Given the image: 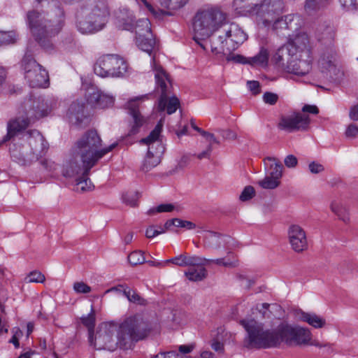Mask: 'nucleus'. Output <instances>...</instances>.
Here are the masks:
<instances>
[{"label": "nucleus", "instance_id": "a878e982", "mask_svg": "<svg viewBox=\"0 0 358 358\" xmlns=\"http://www.w3.org/2000/svg\"><path fill=\"white\" fill-rule=\"evenodd\" d=\"M303 58V57L297 56V55H289V58L287 59V66H283L280 64V63L277 59V54L274 55L273 61L278 68L280 69L281 70L287 73H292L296 76H304L308 73L312 69V68L306 72H302L301 71L299 70L301 69V66L302 64L301 62L302 61L304 60ZM284 62L286 64L285 61Z\"/></svg>", "mask_w": 358, "mask_h": 358}, {"label": "nucleus", "instance_id": "f8f14e48", "mask_svg": "<svg viewBox=\"0 0 358 358\" xmlns=\"http://www.w3.org/2000/svg\"><path fill=\"white\" fill-rule=\"evenodd\" d=\"M162 127V121H159L150 134L146 138L141 140V143L148 147V152L141 166V169L145 172H148L157 166L161 162L162 156L165 150L161 135Z\"/></svg>", "mask_w": 358, "mask_h": 358}, {"label": "nucleus", "instance_id": "774afa93", "mask_svg": "<svg viewBox=\"0 0 358 358\" xmlns=\"http://www.w3.org/2000/svg\"><path fill=\"white\" fill-rule=\"evenodd\" d=\"M180 355L177 354L176 351H169L166 352H160L152 358H177Z\"/></svg>", "mask_w": 358, "mask_h": 358}, {"label": "nucleus", "instance_id": "412c9836", "mask_svg": "<svg viewBox=\"0 0 358 358\" xmlns=\"http://www.w3.org/2000/svg\"><path fill=\"white\" fill-rule=\"evenodd\" d=\"M148 94H144L131 99L127 103L126 107L131 116L129 135H134L139 131V129L145 123V118L138 110V101H143L148 99Z\"/></svg>", "mask_w": 358, "mask_h": 358}, {"label": "nucleus", "instance_id": "9d476101", "mask_svg": "<svg viewBox=\"0 0 358 358\" xmlns=\"http://www.w3.org/2000/svg\"><path fill=\"white\" fill-rule=\"evenodd\" d=\"M218 35L210 41L211 51L213 54H226L236 50L247 39V34L235 23L226 24L220 27Z\"/></svg>", "mask_w": 358, "mask_h": 358}, {"label": "nucleus", "instance_id": "680f3d73", "mask_svg": "<svg viewBox=\"0 0 358 358\" xmlns=\"http://www.w3.org/2000/svg\"><path fill=\"white\" fill-rule=\"evenodd\" d=\"M247 86L250 91L254 95H257L260 93L261 88H260V83L258 81L256 80H250L247 82Z\"/></svg>", "mask_w": 358, "mask_h": 358}, {"label": "nucleus", "instance_id": "20e7f679", "mask_svg": "<svg viewBox=\"0 0 358 358\" xmlns=\"http://www.w3.org/2000/svg\"><path fill=\"white\" fill-rule=\"evenodd\" d=\"M46 148L41 133L37 130H28L15 139L9 150L12 157L27 164L38 159Z\"/></svg>", "mask_w": 358, "mask_h": 358}, {"label": "nucleus", "instance_id": "7ed1b4c3", "mask_svg": "<svg viewBox=\"0 0 358 358\" xmlns=\"http://www.w3.org/2000/svg\"><path fill=\"white\" fill-rule=\"evenodd\" d=\"M110 12L106 0H84L76 12V26L83 34L100 31Z\"/></svg>", "mask_w": 358, "mask_h": 358}, {"label": "nucleus", "instance_id": "603ef678", "mask_svg": "<svg viewBox=\"0 0 358 358\" xmlns=\"http://www.w3.org/2000/svg\"><path fill=\"white\" fill-rule=\"evenodd\" d=\"M139 194L138 192L125 193L122 195V201L124 203L130 206H137Z\"/></svg>", "mask_w": 358, "mask_h": 358}, {"label": "nucleus", "instance_id": "f03ea898", "mask_svg": "<svg viewBox=\"0 0 358 358\" xmlns=\"http://www.w3.org/2000/svg\"><path fill=\"white\" fill-rule=\"evenodd\" d=\"M120 348L130 349L135 343L147 339L159 332L157 324L149 321L143 315H129L118 323Z\"/></svg>", "mask_w": 358, "mask_h": 358}, {"label": "nucleus", "instance_id": "7c9ffc66", "mask_svg": "<svg viewBox=\"0 0 358 358\" xmlns=\"http://www.w3.org/2000/svg\"><path fill=\"white\" fill-rule=\"evenodd\" d=\"M315 37L319 41H324L331 45L334 32L332 27L326 22L318 24L315 30Z\"/></svg>", "mask_w": 358, "mask_h": 358}, {"label": "nucleus", "instance_id": "6e6d98bb", "mask_svg": "<svg viewBox=\"0 0 358 358\" xmlns=\"http://www.w3.org/2000/svg\"><path fill=\"white\" fill-rule=\"evenodd\" d=\"M345 136L347 138L355 139L358 136V126L355 124H350L345 131Z\"/></svg>", "mask_w": 358, "mask_h": 358}, {"label": "nucleus", "instance_id": "c85d7f7f", "mask_svg": "<svg viewBox=\"0 0 358 358\" xmlns=\"http://www.w3.org/2000/svg\"><path fill=\"white\" fill-rule=\"evenodd\" d=\"M296 316L299 320L306 322L315 329H322L327 325L326 320L315 313H306L299 310L296 311Z\"/></svg>", "mask_w": 358, "mask_h": 358}, {"label": "nucleus", "instance_id": "bf43d9fd", "mask_svg": "<svg viewBox=\"0 0 358 358\" xmlns=\"http://www.w3.org/2000/svg\"><path fill=\"white\" fill-rule=\"evenodd\" d=\"M73 289L77 293L87 294L91 292V287L83 282H77L73 285Z\"/></svg>", "mask_w": 358, "mask_h": 358}, {"label": "nucleus", "instance_id": "69168bd1", "mask_svg": "<svg viewBox=\"0 0 358 358\" xmlns=\"http://www.w3.org/2000/svg\"><path fill=\"white\" fill-rule=\"evenodd\" d=\"M284 163L288 168H295L297 166L298 159L294 155H289L285 158Z\"/></svg>", "mask_w": 358, "mask_h": 358}, {"label": "nucleus", "instance_id": "e2e57ef3", "mask_svg": "<svg viewBox=\"0 0 358 358\" xmlns=\"http://www.w3.org/2000/svg\"><path fill=\"white\" fill-rule=\"evenodd\" d=\"M194 344L180 345L178 348L179 352H176L177 354L180 355V356L177 358H182V355L190 353L194 349Z\"/></svg>", "mask_w": 358, "mask_h": 358}, {"label": "nucleus", "instance_id": "f704fd0d", "mask_svg": "<svg viewBox=\"0 0 358 358\" xmlns=\"http://www.w3.org/2000/svg\"><path fill=\"white\" fill-rule=\"evenodd\" d=\"M259 0H234L233 7L241 15L250 14L257 6Z\"/></svg>", "mask_w": 358, "mask_h": 358}, {"label": "nucleus", "instance_id": "4be33fe9", "mask_svg": "<svg viewBox=\"0 0 358 358\" xmlns=\"http://www.w3.org/2000/svg\"><path fill=\"white\" fill-rule=\"evenodd\" d=\"M338 63L336 51L332 45H329L322 50L318 66L322 72L329 73L330 76L337 75L339 72Z\"/></svg>", "mask_w": 358, "mask_h": 358}, {"label": "nucleus", "instance_id": "c9c22d12", "mask_svg": "<svg viewBox=\"0 0 358 358\" xmlns=\"http://www.w3.org/2000/svg\"><path fill=\"white\" fill-rule=\"evenodd\" d=\"M189 0H159L161 6L168 11L159 10L160 14L162 15H172L173 10H176L183 7Z\"/></svg>", "mask_w": 358, "mask_h": 358}, {"label": "nucleus", "instance_id": "5701e85b", "mask_svg": "<svg viewBox=\"0 0 358 358\" xmlns=\"http://www.w3.org/2000/svg\"><path fill=\"white\" fill-rule=\"evenodd\" d=\"M288 239L292 249L298 253L308 248V240L304 229L298 224H292L288 229Z\"/></svg>", "mask_w": 358, "mask_h": 358}, {"label": "nucleus", "instance_id": "cd10ccee", "mask_svg": "<svg viewBox=\"0 0 358 358\" xmlns=\"http://www.w3.org/2000/svg\"><path fill=\"white\" fill-rule=\"evenodd\" d=\"M117 26L123 30L132 31L134 27L135 17L132 11L127 8L120 9L116 15Z\"/></svg>", "mask_w": 358, "mask_h": 358}, {"label": "nucleus", "instance_id": "de8ad7c7", "mask_svg": "<svg viewBox=\"0 0 358 358\" xmlns=\"http://www.w3.org/2000/svg\"><path fill=\"white\" fill-rule=\"evenodd\" d=\"M82 323L88 329L89 336L94 334V327L95 326V313L93 308L86 316L81 317Z\"/></svg>", "mask_w": 358, "mask_h": 358}, {"label": "nucleus", "instance_id": "a19ab883", "mask_svg": "<svg viewBox=\"0 0 358 358\" xmlns=\"http://www.w3.org/2000/svg\"><path fill=\"white\" fill-rule=\"evenodd\" d=\"M227 257L226 258H219L216 259H208V261L206 262V264H209L210 263H215L217 265L219 266H223L225 267H229V268H234L238 266V260L236 259L235 257L231 258V257L233 256V253L230 251L227 252Z\"/></svg>", "mask_w": 358, "mask_h": 358}, {"label": "nucleus", "instance_id": "5fc2aeb1", "mask_svg": "<svg viewBox=\"0 0 358 358\" xmlns=\"http://www.w3.org/2000/svg\"><path fill=\"white\" fill-rule=\"evenodd\" d=\"M255 194L253 187L246 186L239 196V199L242 201H246L251 199Z\"/></svg>", "mask_w": 358, "mask_h": 358}, {"label": "nucleus", "instance_id": "e433bc0d", "mask_svg": "<svg viewBox=\"0 0 358 358\" xmlns=\"http://www.w3.org/2000/svg\"><path fill=\"white\" fill-rule=\"evenodd\" d=\"M331 0H306L304 9L307 14L312 15L326 8Z\"/></svg>", "mask_w": 358, "mask_h": 358}, {"label": "nucleus", "instance_id": "13d9d810", "mask_svg": "<svg viewBox=\"0 0 358 358\" xmlns=\"http://www.w3.org/2000/svg\"><path fill=\"white\" fill-rule=\"evenodd\" d=\"M196 131L206 138V140L209 143L208 145H211L212 147L213 143L220 144V141L216 138L213 134L207 132L201 129H196Z\"/></svg>", "mask_w": 358, "mask_h": 358}, {"label": "nucleus", "instance_id": "423d86ee", "mask_svg": "<svg viewBox=\"0 0 358 358\" xmlns=\"http://www.w3.org/2000/svg\"><path fill=\"white\" fill-rule=\"evenodd\" d=\"M226 14L220 8H212L198 12L193 22V39L203 50V41L218 30L226 22Z\"/></svg>", "mask_w": 358, "mask_h": 358}, {"label": "nucleus", "instance_id": "c756f323", "mask_svg": "<svg viewBox=\"0 0 358 358\" xmlns=\"http://www.w3.org/2000/svg\"><path fill=\"white\" fill-rule=\"evenodd\" d=\"M229 239V236L215 232H208L205 235L204 245L209 249H219L222 246L224 247Z\"/></svg>", "mask_w": 358, "mask_h": 358}, {"label": "nucleus", "instance_id": "aec40b11", "mask_svg": "<svg viewBox=\"0 0 358 358\" xmlns=\"http://www.w3.org/2000/svg\"><path fill=\"white\" fill-rule=\"evenodd\" d=\"M57 101L55 99L38 97L25 102L26 114L31 119H38L48 115L57 107Z\"/></svg>", "mask_w": 358, "mask_h": 358}, {"label": "nucleus", "instance_id": "bb28decb", "mask_svg": "<svg viewBox=\"0 0 358 358\" xmlns=\"http://www.w3.org/2000/svg\"><path fill=\"white\" fill-rule=\"evenodd\" d=\"M208 260L199 256H191L187 253L180 254L175 257L167 259L166 262L172 263L178 266H206Z\"/></svg>", "mask_w": 358, "mask_h": 358}, {"label": "nucleus", "instance_id": "9b49d317", "mask_svg": "<svg viewBox=\"0 0 358 358\" xmlns=\"http://www.w3.org/2000/svg\"><path fill=\"white\" fill-rule=\"evenodd\" d=\"M152 67L155 71L157 87L161 91L157 108L159 111L166 110L167 113L171 115L176 111L180 101L176 96L169 97L171 89L170 78L166 71L156 64L155 57H152Z\"/></svg>", "mask_w": 358, "mask_h": 358}, {"label": "nucleus", "instance_id": "ddd939ff", "mask_svg": "<svg viewBox=\"0 0 358 358\" xmlns=\"http://www.w3.org/2000/svg\"><path fill=\"white\" fill-rule=\"evenodd\" d=\"M89 342L97 350L113 351L120 348L118 323L111 321L100 324L94 337V334L89 336Z\"/></svg>", "mask_w": 358, "mask_h": 358}, {"label": "nucleus", "instance_id": "0e129e2a", "mask_svg": "<svg viewBox=\"0 0 358 358\" xmlns=\"http://www.w3.org/2000/svg\"><path fill=\"white\" fill-rule=\"evenodd\" d=\"M341 6L348 10L358 8V0H340Z\"/></svg>", "mask_w": 358, "mask_h": 358}, {"label": "nucleus", "instance_id": "052dcab7", "mask_svg": "<svg viewBox=\"0 0 358 358\" xmlns=\"http://www.w3.org/2000/svg\"><path fill=\"white\" fill-rule=\"evenodd\" d=\"M308 169L313 174H320L324 171V166L322 164L313 161L308 164Z\"/></svg>", "mask_w": 358, "mask_h": 358}, {"label": "nucleus", "instance_id": "49530a36", "mask_svg": "<svg viewBox=\"0 0 358 358\" xmlns=\"http://www.w3.org/2000/svg\"><path fill=\"white\" fill-rule=\"evenodd\" d=\"M100 90L94 87H90L87 90L86 97L88 103L91 104L93 107H96L101 94Z\"/></svg>", "mask_w": 358, "mask_h": 358}, {"label": "nucleus", "instance_id": "2f4dec72", "mask_svg": "<svg viewBox=\"0 0 358 358\" xmlns=\"http://www.w3.org/2000/svg\"><path fill=\"white\" fill-rule=\"evenodd\" d=\"M84 104L80 101H73L69 106L66 116L72 124H78L84 117Z\"/></svg>", "mask_w": 358, "mask_h": 358}, {"label": "nucleus", "instance_id": "4d7b16f0", "mask_svg": "<svg viewBox=\"0 0 358 358\" xmlns=\"http://www.w3.org/2000/svg\"><path fill=\"white\" fill-rule=\"evenodd\" d=\"M262 99L265 103L273 106L278 101V95L273 92H266L263 94Z\"/></svg>", "mask_w": 358, "mask_h": 358}, {"label": "nucleus", "instance_id": "3c124183", "mask_svg": "<svg viewBox=\"0 0 358 358\" xmlns=\"http://www.w3.org/2000/svg\"><path fill=\"white\" fill-rule=\"evenodd\" d=\"M115 99L113 96L102 93L95 108H105L110 107L114 103Z\"/></svg>", "mask_w": 358, "mask_h": 358}, {"label": "nucleus", "instance_id": "6e6552de", "mask_svg": "<svg viewBox=\"0 0 358 358\" xmlns=\"http://www.w3.org/2000/svg\"><path fill=\"white\" fill-rule=\"evenodd\" d=\"M247 332L246 347L255 348H275L280 345L279 326L276 329H264L263 324L254 319L240 321Z\"/></svg>", "mask_w": 358, "mask_h": 358}, {"label": "nucleus", "instance_id": "ea45409f", "mask_svg": "<svg viewBox=\"0 0 358 358\" xmlns=\"http://www.w3.org/2000/svg\"><path fill=\"white\" fill-rule=\"evenodd\" d=\"M123 294L127 297L128 301L131 303L139 306H146L148 304L146 299L140 296L136 290L132 289L129 287H125V288H124Z\"/></svg>", "mask_w": 358, "mask_h": 358}, {"label": "nucleus", "instance_id": "79ce46f5", "mask_svg": "<svg viewBox=\"0 0 358 358\" xmlns=\"http://www.w3.org/2000/svg\"><path fill=\"white\" fill-rule=\"evenodd\" d=\"M203 266H199L198 268H190L185 272V275L190 281H201L207 275V271Z\"/></svg>", "mask_w": 358, "mask_h": 358}, {"label": "nucleus", "instance_id": "1a4fd4ad", "mask_svg": "<svg viewBox=\"0 0 358 358\" xmlns=\"http://www.w3.org/2000/svg\"><path fill=\"white\" fill-rule=\"evenodd\" d=\"M59 17L52 20L46 17L35 10L29 11L27 21L36 40L45 49L51 47L49 38L57 34L62 28V12L59 10Z\"/></svg>", "mask_w": 358, "mask_h": 358}, {"label": "nucleus", "instance_id": "4468645a", "mask_svg": "<svg viewBox=\"0 0 358 358\" xmlns=\"http://www.w3.org/2000/svg\"><path fill=\"white\" fill-rule=\"evenodd\" d=\"M125 60L117 55L100 57L94 64V73L100 77H122L127 71Z\"/></svg>", "mask_w": 358, "mask_h": 358}, {"label": "nucleus", "instance_id": "a211bd4d", "mask_svg": "<svg viewBox=\"0 0 358 358\" xmlns=\"http://www.w3.org/2000/svg\"><path fill=\"white\" fill-rule=\"evenodd\" d=\"M134 30L136 33V43L138 47L150 55L156 42L151 31L149 20L143 18L134 22Z\"/></svg>", "mask_w": 358, "mask_h": 358}, {"label": "nucleus", "instance_id": "39448f33", "mask_svg": "<svg viewBox=\"0 0 358 358\" xmlns=\"http://www.w3.org/2000/svg\"><path fill=\"white\" fill-rule=\"evenodd\" d=\"M289 41L287 44L278 49L277 59L283 66H287V59L289 55H297L303 57V61L299 69L302 72L308 71L312 68L313 57L311 53V45L308 34L303 31H299L296 34H288Z\"/></svg>", "mask_w": 358, "mask_h": 358}, {"label": "nucleus", "instance_id": "4c0bfd02", "mask_svg": "<svg viewBox=\"0 0 358 358\" xmlns=\"http://www.w3.org/2000/svg\"><path fill=\"white\" fill-rule=\"evenodd\" d=\"M330 209L344 222L347 223L350 221L348 210L341 201L338 200L331 201L330 203Z\"/></svg>", "mask_w": 358, "mask_h": 358}, {"label": "nucleus", "instance_id": "58836bf2", "mask_svg": "<svg viewBox=\"0 0 358 358\" xmlns=\"http://www.w3.org/2000/svg\"><path fill=\"white\" fill-rule=\"evenodd\" d=\"M268 62V52L266 49L262 48L259 52L248 58V64L256 67H266Z\"/></svg>", "mask_w": 358, "mask_h": 358}, {"label": "nucleus", "instance_id": "6ab92c4d", "mask_svg": "<svg viewBox=\"0 0 358 358\" xmlns=\"http://www.w3.org/2000/svg\"><path fill=\"white\" fill-rule=\"evenodd\" d=\"M310 122L308 115L299 112H292L280 117L278 128L289 133L305 131L308 129Z\"/></svg>", "mask_w": 358, "mask_h": 358}, {"label": "nucleus", "instance_id": "f3484780", "mask_svg": "<svg viewBox=\"0 0 358 358\" xmlns=\"http://www.w3.org/2000/svg\"><path fill=\"white\" fill-rule=\"evenodd\" d=\"M250 14L255 15L259 21L267 26L271 24L283 11L282 0H263Z\"/></svg>", "mask_w": 358, "mask_h": 358}, {"label": "nucleus", "instance_id": "09e8293b", "mask_svg": "<svg viewBox=\"0 0 358 358\" xmlns=\"http://www.w3.org/2000/svg\"><path fill=\"white\" fill-rule=\"evenodd\" d=\"M177 209L179 210L175 205L171 203H162L159 205L155 208H150L148 211V214L150 215H154L157 213H168L172 212L173 210Z\"/></svg>", "mask_w": 358, "mask_h": 358}, {"label": "nucleus", "instance_id": "37998d69", "mask_svg": "<svg viewBox=\"0 0 358 358\" xmlns=\"http://www.w3.org/2000/svg\"><path fill=\"white\" fill-rule=\"evenodd\" d=\"M172 226L185 228L187 229H193L196 227L194 223L187 220H182L179 218L169 220L164 224V227L166 229H170Z\"/></svg>", "mask_w": 358, "mask_h": 358}, {"label": "nucleus", "instance_id": "72a5a7b5", "mask_svg": "<svg viewBox=\"0 0 358 358\" xmlns=\"http://www.w3.org/2000/svg\"><path fill=\"white\" fill-rule=\"evenodd\" d=\"M264 162L268 176L282 178L283 166L280 160L275 157H267Z\"/></svg>", "mask_w": 358, "mask_h": 358}, {"label": "nucleus", "instance_id": "c03bdc74", "mask_svg": "<svg viewBox=\"0 0 358 358\" xmlns=\"http://www.w3.org/2000/svg\"><path fill=\"white\" fill-rule=\"evenodd\" d=\"M280 178L267 176L264 179L259 180L258 184L264 189H273L278 187L280 184Z\"/></svg>", "mask_w": 358, "mask_h": 358}, {"label": "nucleus", "instance_id": "8fccbe9b", "mask_svg": "<svg viewBox=\"0 0 358 358\" xmlns=\"http://www.w3.org/2000/svg\"><path fill=\"white\" fill-rule=\"evenodd\" d=\"M129 262L134 266L141 264L145 262L144 254L142 251H134L128 256Z\"/></svg>", "mask_w": 358, "mask_h": 358}, {"label": "nucleus", "instance_id": "f257e3e1", "mask_svg": "<svg viewBox=\"0 0 358 358\" xmlns=\"http://www.w3.org/2000/svg\"><path fill=\"white\" fill-rule=\"evenodd\" d=\"M101 139L96 131L90 130L85 133L72 147L68 158L63 165V176L73 178L81 171L83 164L85 173L96 164L105 155L112 151L117 143H114L105 148H101Z\"/></svg>", "mask_w": 358, "mask_h": 358}, {"label": "nucleus", "instance_id": "a18cd8bd", "mask_svg": "<svg viewBox=\"0 0 358 358\" xmlns=\"http://www.w3.org/2000/svg\"><path fill=\"white\" fill-rule=\"evenodd\" d=\"M17 40V34L14 31H0V45L15 43Z\"/></svg>", "mask_w": 358, "mask_h": 358}, {"label": "nucleus", "instance_id": "338daca9", "mask_svg": "<svg viewBox=\"0 0 358 358\" xmlns=\"http://www.w3.org/2000/svg\"><path fill=\"white\" fill-rule=\"evenodd\" d=\"M41 164L49 171H55L58 166V165L51 159H44L41 162Z\"/></svg>", "mask_w": 358, "mask_h": 358}, {"label": "nucleus", "instance_id": "393cba45", "mask_svg": "<svg viewBox=\"0 0 358 358\" xmlns=\"http://www.w3.org/2000/svg\"><path fill=\"white\" fill-rule=\"evenodd\" d=\"M31 120L30 116L27 115V117H17L10 121L8 124L7 134L4 136L3 141L0 142V145L15 136H20L19 137H21L22 134L25 132L23 131L27 129Z\"/></svg>", "mask_w": 358, "mask_h": 358}, {"label": "nucleus", "instance_id": "473e14b6", "mask_svg": "<svg viewBox=\"0 0 358 358\" xmlns=\"http://www.w3.org/2000/svg\"><path fill=\"white\" fill-rule=\"evenodd\" d=\"M89 173L90 171L85 173V167L83 164H82L81 171L73 176L75 177L79 174H81V176L76 180L75 190L76 192H85L87 191H90L93 189L94 186L88 178Z\"/></svg>", "mask_w": 358, "mask_h": 358}, {"label": "nucleus", "instance_id": "0eeeda50", "mask_svg": "<svg viewBox=\"0 0 358 358\" xmlns=\"http://www.w3.org/2000/svg\"><path fill=\"white\" fill-rule=\"evenodd\" d=\"M226 14L220 8H212L198 12L193 22V39L203 50V41L218 30L226 22Z\"/></svg>", "mask_w": 358, "mask_h": 358}, {"label": "nucleus", "instance_id": "864d4df0", "mask_svg": "<svg viewBox=\"0 0 358 358\" xmlns=\"http://www.w3.org/2000/svg\"><path fill=\"white\" fill-rule=\"evenodd\" d=\"M45 280V275L38 271L30 272L29 275L25 278V280L27 282H43Z\"/></svg>", "mask_w": 358, "mask_h": 358}, {"label": "nucleus", "instance_id": "2eb2a0df", "mask_svg": "<svg viewBox=\"0 0 358 358\" xmlns=\"http://www.w3.org/2000/svg\"><path fill=\"white\" fill-rule=\"evenodd\" d=\"M24 77L31 87H47L49 83L48 72L34 59L31 54L26 52L22 59Z\"/></svg>", "mask_w": 358, "mask_h": 358}, {"label": "nucleus", "instance_id": "b1692460", "mask_svg": "<svg viewBox=\"0 0 358 358\" xmlns=\"http://www.w3.org/2000/svg\"><path fill=\"white\" fill-rule=\"evenodd\" d=\"M301 18L296 15H288L284 17H277L272 22L273 29L278 34L287 37L285 31H296L300 26Z\"/></svg>", "mask_w": 358, "mask_h": 358}, {"label": "nucleus", "instance_id": "dca6fc26", "mask_svg": "<svg viewBox=\"0 0 358 358\" xmlns=\"http://www.w3.org/2000/svg\"><path fill=\"white\" fill-rule=\"evenodd\" d=\"M279 331L280 343L285 342L289 345H306L312 340V333L308 328L282 324L279 325Z\"/></svg>", "mask_w": 358, "mask_h": 358}]
</instances>
